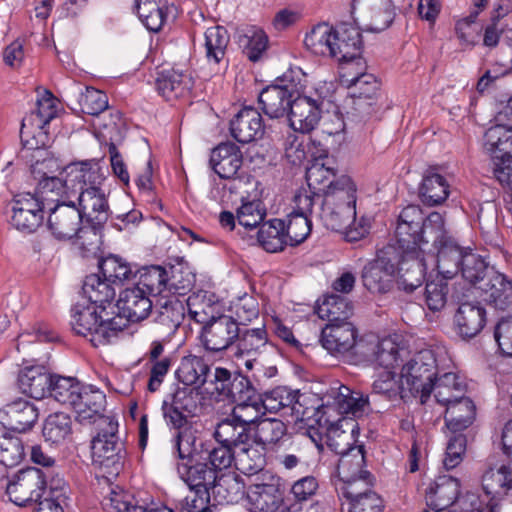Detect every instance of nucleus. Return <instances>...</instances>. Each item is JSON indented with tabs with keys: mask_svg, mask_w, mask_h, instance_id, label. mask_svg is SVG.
Wrapping results in <instances>:
<instances>
[{
	"mask_svg": "<svg viewBox=\"0 0 512 512\" xmlns=\"http://www.w3.org/2000/svg\"><path fill=\"white\" fill-rule=\"evenodd\" d=\"M444 218L439 212H432L427 217L417 205L405 207L399 217L395 230L396 249L403 255L404 264L411 261L407 275L399 281L400 287L414 291L421 286L427 269V258L422 248L436 235H442Z\"/></svg>",
	"mask_w": 512,
	"mask_h": 512,
	"instance_id": "nucleus-1",
	"label": "nucleus"
},
{
	"mask_svg": "<svg viewBox=\"0 0 512 512\" xmlns=\"http://www.w3.org/2000/svg\"><path fill=\"white\" fill-rule=\"evenodd\" d=\"M104 176L101 168L95 162L73 163L65 168V178H45L41 185L43 189L54 192L55 189H65L70 192L72 199L77 202V208L94 225H101L109 218V204L101 185Z\"/></svg>",
	"mask_w": 512,
	"mask_h": 512,
	"instance_id": "nucleus-2",
	"label": "nucleus"
},
{
	"mask_svg": "<svg viewBox=\"0 0 512 512\" xmlns=\"http://www.w3.org/2000/svg\"><path fill=\"white\" fill-rule=\"evenodd\" d=\"M317 209L316 217L326 228L342 232L349 242L364 238L371 223L366 217L356 218V187L348 176L337 179V183L325 190Z\"/></svg>",
	"mask_w": 512,
	"mask_h": 512,
	"instance_id": "nucleus-3",
	"label": "nucleus"
},
{
	"mask_svg": "<svg viewBox=\"0 0 512 512\" xmlns=\"http://www.w3.org/2000/svg\"><path fill=\"white\" fill-rule=\"evenodd\" d=\"M53 193L59 197L50 199L55 204L48 208L47 225L54 238L60 241H69L74 238L84 240L92 236L93 240L88 245L97 246L99 242L98 234L94 229L82 226V214H80L70 192L65 189H55ZM81 245L85 247L86 242L81 241Z\"/></svg>",
	"mask_w": 512,
	"mask_h": 512,
	"instance_id": "nucleus-4",
	"label": "nucleus"
},
{
	"mask_svg": "<svg viewBox=\"0 0 512 512\" xmlns=\"http://www.w3.org/2000/svg\"><path fill=\"white\" fill-rule=\"evenodd\" d=\"M410 264L411 261L404 264L403 255L396 249V246H386L378 252L376 259L364 266L362 271L363 285L371 293H387L393 286L396 272H399L398 289L411 293L412 291L399 285L401 278L407 275L406 270Z\"/></svg>",
	"mask_w": 512,
	"mask_h": 512,
	"instance_id": "nucleus-5",
	"label": "nucleus"
},
{
	"mask_svg": "<svg viewBox=\"0 0 512 512\" xmlns=\"http://www.w3.org/2000/svg\"><path fill=\"white\" fill-rule=\"evenodd\" d=\"M194 305L189 297V314L195 322L202 324L200 339L204 349L210 353H220L233 347L239 336V323L235 318L221 314L206 319L200 311L193 308Z\"/></svg>",
	"mask_w": 512,
	"mask_h": 512,
	"instance_id": "nucleus-6",
	"label": "nucleus"
},
{
	"mask_svg": "<svg viewBox=\"0 0 512 512\" xmlns=\"http://www.w3.org/2000/svg\"><path fill=\"white\" fill-rule=\"evenodd\" d=\"M402 382L411 396H420L421 402L432 392L431 382L438 375V366L435 354L430 349H423L415 353L401 370Z\"/></svg>",
	"mask_w": 512,
	"mask_h": 512,
	"instance_id": "nucleus-7",
	"label": "nucleus"
},
{
	"mask_svg": "<svg viewBox=\"0 0 512 512\" xmlns=\"http://www.w3.org/2000/svg\"><path fill=\"white\" fill-rule=\"evenodd\" d=\"M319 201L320 196L310 190H299L295 194L293 210L284 220V230L290 246L303 243L310 235L311 217L316 216L317 210H314V206Z\"/></svg>",
	"mask_w": 512,
	"mask_h": 512,
	"instance_id": "nucleus-8",
	"label": "nucleus"
},
{
	"mask_svg": "<svg viewBox=\"0 0 512 512\" xmlns=\"http://www.w3.org/2000/svg\"><path fill=\"white\" fill-rule=\"evenodd\" d=\"M42 193L21 192L9 202L10 225L23 234L34 233L42 224L45 217V200Z\"/></svg>",
	"mask_w": 512,
	"mask_h": 512,
	"instance_id": "nucleus-9",
	"label": "nucleus"
},
{
	"mask_svg": "<svg viewBox=\"0 0 512 512\" xmlns=\"http://www.w3.org/2000/svg\"><path fill=\"white\" fill-rule=\"evenodd\" d=\"M58 113L57 100L53 94L44 91L37 100L36 110L22 120L20 135L30 148H39L46 145L47 131L45 127Z\"/></svg>",
	"mask_w": 512,
	"mask_h": 512,
	"instance_id": "nucleus-10",
	"label": "nucleus"
},
{
	"mask_svg": "<svg viewBox=\"0 0 512 512\" xmlns=\"http://www.w3.org/2000/svg\"><path fill=\"white\" fill-rule=\"evenodd\" d=\"M103 424L101 431L91 442L92 456L101 466L118 473L126 457L124 444L117 436L118 423L112 419H104Z\"/></svg>",
	"mask_w": 512,
	"mask_h": 512,
	"instance_id": "nucleus-11",
	"label": "nucleus"
},
{
	"mask_svg": "<svg viewBox=\"0 0 512 512\" xmlns=\"http://www.w3.org/2000/svg\"><path fill=\"white\" fill-rule=\"evenodd\" d=\"M351 13L359 28L375 33L386 30L395 18L392 0H353Z\"/></svg>",
	"mask_w": 512,
	"mask_h": 512,
	"instance_id": "nucleus-12",
	"label": "nucleus"
},
{
	"mask_svg": "<svg viewBox=\"0 0 512 512\" xmlns=\"http://www.w3.org/2000/svg\"><path fill=\"white\" fill-rule=\"evenodd\" d=\"M50 471L28 467L19 471L13 477L11 502L17 506H27L39 503L48 487L47 478Z\"/></svg>",
	"mask_w": 512,
	"mask_h": 512,
	"instance_id": "nucleus-13",
	"label": "nucleus"
},
{
	"mask_svg": "<svg viewBox=\"0 0 512 512\" xmlns=\"http://www.w3.org/2000/svg\"><path fill=\"white\" fill-rule=\"evenodd\" d=\"M360 341L364 340L358 339V331L350 321L326 324L320 336L323 348L336 357L349 355L358 359Z\"/></svg>",
	"mask_w": 512,
	"mask_h": 512,
	"instance_id": "nucleus-14",
	"label": "nucleus"
},
{
	"mask_svg": "<svg viewBox=\"0 0 512 512\" xmlns=\"http://www.w3.org/2000/svg\"><path fill=\"white\" fill-rule=\"evenodd\" d=\"M358 361L367 362L374 369L394 371L403 360L406 349L400 347L393 339L384 338L377 341H360Z\"/></svg>",
	"mask_w": 512,
	"mask_h": 512,
	"instance_id": "nucleus-15",
	"label": "nucleus"
},
{
	"mask_svg": "<svg viewBox=\"0 0 512 512\" xmlns=\"http://www.w3.org/2000/svg\"><path fill=\"white\" fill-rule=\"evenodd\" d=\"M442 235H436L430 242L437 249L436 267L438 274L445 279H451L460 271L464 254L467 249L461 248L452 237L442 229Z\"/></svg>",
	"mask_w": 512,
	"mask_h": 512,
	"instance_id": "nucleus-16",
	"label": "nucleus"
},
{
	"mask_svg": "<svg viewBox=\"0 0 512 512\" xmlns=\"http://www.w3.org/2000/svg\"><path fill=\"white\" fill-rule=\"evenodd\" d=\"M301 397L303 395L298 390L294 391L285 386L276 387L259 395L265 413L282 412L283 415L293 416L297 420L306 416Z\"/></svg>",
	"mask_w": 512,
	"mask_h": 512,
	"instance_id": "nucleus-17",
	"label": "nucleus"
},
{
	"mask_svg": "<svg viewBox=\"0 0 512 512\" xmlns=\"http://www.w3.org/2000/svg\"><path fill=\"white\" fill-rule=\"evenodd\" d=\"M332 57L339 62H347L356 66L363 64L359 54L362 48V37L359 28L342 23L334 28Z\"/></svg>",
	"mask_w": 512,
	"mask_h": 512,
	"instance_id": "nucleus-18",
	"label": "nucleus"
},
{
	"mask_svg": "<svg viewBox=\"0 0 512 512\" xmlns=\"http://www.w3.org/2000/svg\"><path fill=\"white\" fill-rule=\"evenodd\" d=\"M298 91L292 84H272L259 94V104L270 118L288 116Z\"/></svg>",
	"mask_w": 512,
	"mask_h": 512,
	"instance_id": "nucleus-19",
	"label": "nucleus"
},
{
	"mask_svg": "<svg viewBox=\"0 0 512 512\" xmlns=\"http://www.w3.org/2000/svg\"><path fill=\"white\" fill-rule=\"evenodd\" d=\"M268 344V334L265 326L257 328H240L239 336L233 345L234 356L246 358L245 367L251 370L257 361V357L264 352Z\"/></svg>",
	"mask_w": 512,
	"mask_h": 512,
	"instance_id": "nucleus-20",
	"label": "nucleus"
},
{
	"mask_svg": "<svg viewBox=\"0 0 512 512\" xmlns=\"http://www.w3.org/2000/svg\"><path fill=\"white\" fill-rule=\"evenodd\" d=\"M155 308L154 322L159 332L168 340L178 330L185 317V306L176 296L166 295L158 298Z\"/></svg>",
	"mask_w": 512,
	"mask_h": 512,
	"instance_id": "nucleus-21",
	"label": "nucleus"
},
{
	"mask_svg": "<svg viewBox=\"0 0 512 512\" xmlns=\"http://www.w3.org/2000/svg\"><path fill=\"white\" fill-rule=\"evenodd\" d=\"M195 80L188 69H169L160 72L156 78L158 93L168 101L185 98L190 95Z\"/></svg>",
	"mask_w": 512,
	"mask_h": 512,
	"instance_id": "nucleus-22",
	"label": "nucleus"
},
{
	"mask_svg": "<svg viewBox=\"0 0 512 512\" xmlns=\"http://www.w3.org/2000/svg\"><path fill=\"white\" fill-rule=\"evenodd\" d=\"M232 137L239 143H250L261 139L265 125L260 112L251 106L242 108L230 121Z\"/></svg>",
	"mask_w": 512,
	"mask_h": 512,
	"instance_id": "nucleus-23",
	"label": "nucleus"
},
{
	"mask_svg": "<svg viewBox=\"0 0 512 512\" xmlns=\"http://www.w3.org/2000/svg\"><path fill=\"white\" fill-rule=\"evenodd\" d=\"M97 310L98 308L94 305L78 302L71 309L70 321L72 331L76 335L88 339L94 347L101 346V343L95 340V337L102 331V317Z\"/></svg>",
	"mask_w": 512,
	"mask_h": 512,
	"instance_id": "nucleus-24",
	"label": "nucleus"
},
{
	"mask_svg": "<svg viewBox=\"0 0 512 512\" xmlns=\"http://www.w3.org/2000/svg\"><path fill=\"white\" fill-rule=\"evenodd\" d=\"M354 72V64H348L345 72V82L350 90V95L354 99V105L358 109L364 108L366 103L369 107L374 104L378 95L380 83L377 78L370 73Z\"/></svg>",
	"mask_w": 512,
	"mask_h": 512,
	"instance_id": "nucleus-25",
	"label": "nucleus"
},
{
	"mask_svg": "<svg viewBox=\"0 0 512 512\" xmlns=\"http://www.w3.org/2000/svg\"><path fill=\"white\" fill-rule=\"evenodd\" d=\"M153 305L151 296L135 284L121 291L117 301L119 313L130 322L145 320L152 313Z\"/></svg>",
	"mask_w": 512,
	"mask_h": 512,
	"instance_id": "nucleus-26",
	"label": "nucleus"
},
{
	"mask_svg": "<svg viewBox=\"0 0 512 512\" xmlns=\"http://www.w3.org/2000/svg\"><path fill=\"white\" fill-rule=\"evenodd\" d=\"M321 112L322 109L313 102L312 96L300 95L298 92L288 113L290 127L294 131L309 133L318 125Z\"/></svg>",
	"mask_w": 512,
	"mask_h": 512,
	"instance_id": "nucleus-27",
	"label": "nucleus"
},
{
	"mask_svg": "<svg viewBox=\"0 0 512 512\" xmlns=\"http://www.w3.org/2000/svg\"><path fill=\"white\" fill-rule=\"evenodd\" d=\"M327 406L333 407L342 415L360 417L369 406V397L353 392L349 387L340 385L332 387L327 395Z\"/></svg>",
	"mask_w": 512,
	"mask_h": 512,
	"instance_id": "nucleus-28",
	"label": "nucleus"
},
{
	"mask_svg": "<svg viewBox=\"0 0 512 512\" xmlns=\"http://www.w3.org/2000/svg\"><path fill=\"white\" fill-rule=\"evenodd\" d=\"M38 417V408L34 403L17 399L5 406L1 422L8 430L21 433L33 427Z\"/></svg>",
	"mask_w": 512,
	"mask_h": 512,
	"instance_id": "nucleus-29",
	"label": "nucleus"
},
{
	"mask_svg": "<svg viewBox=\"0 0 512 512\" xmlns=\"http://www.w3.org/2000/svg\"><path fill=\"white\" fill-rule=\"evenodd\" d=\"M106 403L105 394L99 389H94L91 386L84 387L80 393L79 399L76 400L72 409L76 413L78 422L85 424L100 420V426H104L103 420L109 419L104 417L102 412Z\"/></svg>",
	"mask_w": 512,
	"mask_h": 512,
	"instance_id": "nucleus-30",
	"label": "nucleus"
},
{
	"mask_svg": "<svg viewBox=\"0 0 512 512\" xmlns=\"http://www.w3.org/2000/svg\"><path fill=\"white\" fill-rule=\"evenodd\" d=\"M243 156L240 148L232 143H220L210 155V165L222 179H231L242 166Z\"/></svg>",
	"mask_w": 512,
	"mask_h": 512,
	"instance_id": "nucleus-31",
	"label": "nucleus"
},
{
	"mask_svg": "<svg viewBox=\"0 0 512 512\" xmlns=\"http://www.w3.org/2000/svg\"><path fill=\"white\" fill-rule=\"evenodd\" d=\"M460 493L458 479L450 475H440L429 486L426 492V503L435 511L451 508Z\"/></svg>",
	"mask_w": 512,
	"mask_h": 512,
	"instance_id": "nucleus-32",
	"label": "nucleus"
},
{
	"mask_svg": "<svg viewBox=\"0 0 512 512\" xmlns=\"http://www.w3.org/2000/svg\"><path fill=\"white\" fill-rule=\"evenodd\" d=\"M357 423L353 419L341 418L332 422L327 427L326 444L335 454L351 451L352 448H358L357 442Z\"/></svg>",
	"mask_w": 512,
	"mask_h": 512,
	"instance_id": "nucleus-33",
	"label": "nucleus"
},
{
	"mask_svg": "<svg viewBox=\"0 0 512 512\" xmlns=\"http://www.w3.org/2000/svg\"><path fill=\"white\" fill-rule=\"evenodd\" d=\"M135 9L141 22L153 32H158L169 19H175L177 15L176 6L155 0H136Z\"/></svg>",
	"mask_w": 512,
	"mask_h": 512,
	"instance_id": "nucleus-34",
	"label": "nucleus"
},
{
	"mask_svg": "<svg viewBox=\"0 0 512 512\" xmlns=\"http://www.w3.org/2000/svg\"><path fill=\"white\" fill-rule=\"evenodd\" d=\"M230 42L228 30L220 25L212 26L204 32V56L210 66L227 68V48Z\"/></svg>",
	"mask_w": 512,
	"mask_h": 512,
	"instance_id": "nucleus-35",
	"label": "nucleus"
},
{
	"mask_svg": "<svg viewBox=\"0 0 512 512\" xmlns=\"http://www.w3.org/2000/svg\"><path fill=\"white\" fill-rule=\"evenodd\" d=\"M480 291L484 300L497 309L504 310L512 305V279L498 271L489 272Z\"/></svg>",
	"mask_w": 512,
	"mask_h": 512,
	"instance_id": "nucleus-36",
	"label": "nucleus"
},
{
	"mask_svg": "<svg viewBox=\"0 0 512 512\" xmlns=\"http://www.w3.org/2000/svg\"><path fill=\"white\" fill-rule=\"evenodd\" d=\"M52 376L44 366L25 367L18 374V388L31 398L43 399L51 388Z\"/></svg>",
	"mask_w": 512,
	"mask_h": 512,
	"instance_id": "nucleus-37",
	"label": "nucleus"
},
{
	"mask_svg": "<svg viewBox=\"0 0 512 512\" xmlns=\"http://www.w3.org/2000/svg\"><path fill=\"white\" fill-rule=\"evenodd\" d=\"M482 489L490 503L505 496L512 489V461L487 469L482 475Z\"/></svg>",
	"mask_w": 512,
	"mask_h": 512,
	"instance_id": "nucleus-38",
	"label": "nucleus"
},
{
	"mask_svg": "<svg viewBox=\"0 0 512 512\" xmlns=\"http://www.w3.org/2000/svg\"><path fill=\"white\" fill-rule=\"evenodd\" d=\"M454 321L463 338H473L485 326L486 310L479 303L463 302L458 307Z\"/></svg>",
	"mask_w": 512,
	"mask_h": 512,
	"instance_id": "nucleus-39",
	"label": "nucleus"
},
{
	"mask_svg": "<svg viewBox=\"0 0 512 512\" xmlns=\"http://www.w3.org/2000/svg\"><path fill=\"white\" fill-rule=\"evenodd\" d=\"M445 408V424L454 433L465 430L474 421L476 408L472 400L465 397V394L446 404Z\"/></svg>",
	"mask_w": 512,
	"mask_h": 512,
	"instance_id": "nucleus-40",
	"label": "nucleus"
},
{
	"mask_svg": "<svg viewBox=\"0 0 512 512\" xmlns=\"http://www.w3.org/2000/svg\"><path fill=\"white\" fill-rule=\"evenodd\" d=\"M177 471L190 490L205 489L211 492L218 479V474L207 463L190 465L182 462L178 464Z\"/></svg>",
	"mask_w": 512,
	"mask_h": 512,
	"instance_id": "nucleus-41",
	"label": "nucleus"
},
{
	"mask_svg": "<svg viewBox=\"0 0 512 512\" xmlns=\"http://www.w3.org/2000/svg\"><path fill=\"white\" fill-rule=\"evenodd\" d=\"M237 42L243 53L252 61H258L268 48V36L255 25H244L237 30Z\"/></svg>",
	"mask_w": 512,
	"mask_h": 512,
	"instance_id": "nucleus-42",
	"label": "nucleus"
},
{
	"mask_svg": "<svg viewBox=\"0 0 512 512\" xmlns=\"http://www.w3.org/2000/svg\"><path fill=\"white\" fill-rule=\"evenodd\" d=\"M210 366L199 356L188 355L181 359L175 374L186 386L202 387L208 378Z\"/></svg>",
	"mask_w": 512,
	"mask_h": 512,
	"instance_id": "nucleus-43",
	"label": "nucleus"
},
{
	"mask_svg": "<svg viewBox=\"0 0 512 512\" xmlns=\"http://www.w3.org/2000/svg\"><path fill=\"white\" fill-rule=\"evenodd\" d=\"M84 295L87 297L89 304L96 308L105 309L106 304H110L115 296V286L105 280L101 274H91L86 276L82 287Z\"/></svg>",
	"mask_w": 512,
	"mask_h": 512,
	"instance_id": "nucleus-44",
	"label": "nucleus"
},
{
	"mask_svg": "<svg viewBox=\"0 0 512 512\" xmlns=\"http://www.w3.org/2000/svg\"><path fill=\"white\" fill-rule=\"evenodd\" d=\"M483 146L492 159L497 156H512V128L504 122L496 121L486 130Z\"/></svg>",
	"mask_w": 512,
	"mask_h": 512,
	"instance_id": "nucleus-45",
	"label": "nucleus"
},
{
	"mask_svg": "<svg viewBox=\"0 0 512 512\" xmlns=\"http://www.w3.org/2000/svg\"><path fill=\"white\" fill-rule=\"evenodd\" d=\"M431 386L436 401L443 406L455 399H459L466 392V385L453 372H445L442 375L434 376Z\"/></svg>",
	"mask_w": 512,
	"mask_h": 512,
	"instance_id": "nucleus-46",
	"label": "nucleus"
},
{
	"mask_svg": "<svg viewBox=\"0 0 512 512\" xmlns=\"http://www.w3.org/2000/svg\"><path fill=\"white\" fill-rule=\"evenodd\" d=\"M139 278L135 283L151 297L162 298L167 294L168 272L161 266L143 267L138 271Z\"/></svg>",
	"mask_w": 512,
	"mask_h": 512,
	"instance_id": "nucleus-47",
	"label": "nucleus"
},
{
	"mask_svg": "<svg viewBox=\"0 0 512 512\" xmlns=\"http://www.w3.org/2000/svg\"><path fill=\"white\" fill-rule=\"evenodd\" d=\"M316 313L321 319H326L327 324L344 322L353 314V305L347 298L331 294L318 304Z\"/></svg>",
	"mask_w": 512,
	"mask_h": 512,
	"instance_id": "nucleus-48",
	"label": "nucleus"
},
{
	"mask_svg": "<svg viewBox=\"0 0 512 512\" xmlns=\"http://www.w3.org/2000/svg\"><path fill=\"white\" fill-rule=\"evenodd\" d=\"M450 185L446 178L438 173H428L419 187L421 201L429 206L443 203L450 194Z\"/></svg>",
	"mask_w": 512,
	"mask_h": 512,
	"instance_id": "nucleus-49",
	"label": "nucleus"
},
{
	"mask_svg": "<svg viewBox=\"0 0 512 512\" xmlns=\"http://www.w3.org/2000/svg\"><path fill=\"white\" fill-rule=\"evenodd\" d=\"M214 437L218 444L237 448L248 443L250 440V432L245 426L238 423L229 415L217 424Z\"/></svg>",
	"mask_w": 512,
	"mask_h": 512,
	"instance_id": "nucleus-50",
	"label": "nucleus"
},
{
	"mask_svg": "<svg viewBox=\"0 0 512 512\" xmlns=\"http://www.w3.org/2000/svg\"><path fill=\"white\" fill-rule=\"evenodd\" d=\"M257 239L267 252L282 251L286 245H289L284 230V220L272 219L263 223L258 231Z\"/></svg>",
	"mask_w": 512,
	"mask_h": 512,
	"instance_id": "nucleus-51",
	"label": "nucleus"
},
{
	"mask_svg": "<svg viewBox=\"0 0 512 512\" xmlns=\"http://www.w3.org/2000/svg\"><path fill=\"white\" fill-rule=\"evenodd\" d=\"M100 274L115 285L123 284L136 276L130 263L116 255H109L99 261Z\"/></svg>",
	"mask_w": 512,
	"mask_h": 512,
	"instance_id": "nucleus-52",
	"label": "nucleus"
},
{
	"mask_svg": "<svg viewBox=\"0 0 512 512\" xmlns=\"http://www.w3.org/2000/svg\"><path fill=\"white\" fill-rule=\"evenodd\" d=\"M84 386L74 377L52 376L49 395L62 405L72 408Z\"/></svg>",
	"mask_w": 512,
	"mask_h": 512,
	"instance_id": "nucleus-53",
	"label": "nucleus"
},
{
	"mask_svg": "<svg viewBox=\"0 0 512 512\" xmlns=\"http://www.w3.org/2000/svg\"><path fill=\"white\" fill-rule=\"evenodd\" d=\"M334 41V28L326 23L314 26L304 38V45L315 55L331 56Z\"/></svg>",
	"mask_w": 512,
	"mask_h": 512,
	"instance_id": "nucleus-54",
	"label": "nucleus"
},
{
	"mask_svg": "<svg viewBox=\"0 0 512 512\" xmlns=\"http://www.w3.org/2000/svg\"><path fill=\"white\" fill-rule=\"evenodd\" d=\"M211 493L219 504L234 503L244 496L245 485L236 474L221 475Z\"/></svg>",
	"mask_w": 512,
	"mask_h": 512,
	"instance_id": "nucleus-55",
	"label": "nucleus"
},
{
	"mask_svg": "<svg viewBox=\"0 0 512 512\" xmlns=\"http://www.w3.org/2000/svg\"><path fill=\"white\" fill-rule=\"evenodd\" d=\"M102 506L106 512H148L147 508L137 504L133 495L119 486L109 487Z\"/></svg>",
	"mask_w": 512,
	"mask_h": 512,
	"instance_id": "nucleus-56",
	"label": "nucleus"
},
{
	"mask_svg": "<svg viewBox=\"0 0 512 512\" xmlns=\"http://www.w3.org/2000/svg\"><path fill=\"white\" fill-rule=\"evenodd\" d=\"M460 271L465 280L480 290L481 283L488 279L489 272L496 270L489 267L479 255L467 249Z\"/></svg>",
	"mask_w": 512,
	"mask_h": 512,
	"instance_id": "nucleus-57",
	"label": "nucleus"
},
{
	"mask_svg": "<svg viewBox=\"0 0 512 512\" xmlns=\"http://www.w3.org/2000/svg\"><path fill=\"white\" fill-rule=\"evenodd\" d=\"M306 180L308 188L301 190H310L319 196H323L325 190H330V187L337 183L334 169L318 162L307 169Z\"/></svg>",
	"mask_w": 512,
	"mask_h": 512,
	"instance_id": "nucleus-58",
	"label": "nucleus"
},
{
	"mask_svg": "<svg viewBox=\"0 0 512 512\" xmlns=\"http://www.w3.org/2000/svg\"><path fill=\"white\" fill-rule=\"evenodd\" d=\"M71 418L65 413H54L47 417L43 426V437L47 442L60 444L64 442L72 432Z\"/></svg>",
	"mask_w": 512,
	"mask_h": 512,
	"instance_id": "nucleus-59",
	"label": "nucleus"
},
{
	"mask_svg": "<svg viewBox=\"0 0 512 512\" xmlns=\"http://www.w3.org/2000/svg\"><path fill=\"white\" fill-rule=\"evenodd\" d=\"M284 422L275 418H265L258 421L255 427V441L263 448L277 444L286 434Z\"/></svg>",
	"mask_w": 512,
	"mask_h": 512,
	"instance_id": "nucleus-60",
	"label": "nucleus"
},
{
	"mask_svg": "<svg viewBox=\"0 0 512 512\" xmlns=\"http://www.w3.org/2000/svg\"><path fill=\"white\" fill-rule=\"evenodd\" d=\"M395 371H385L379 373L372 384V393L382 395L389 400L396 399L398 396L405 399L409 396L407 387L400 378V384L395 379Z\"/></svg>",
	"mask_w": 512,
	"mask_h": 512,
	"instance_id": "nucleus-61",
	"label": "nucleus"
},
{
	"mask_svg": "<svg viewBox=\"0 0 512 512\" xmlns=\"http://www.w3.org/2000/svg\"><path fill=\"white\" fill-rule=\"evenodd\" d=\"M337 463V475L340 481H347L352 477L362 475V467L365 461L363 446L352 448L351 451L339 453Z\"/></svg>",
	"mask_w": 512,
	"mask_h": 512,
	"instance_id": "nucleus-62",
	"label": "nucleus"
},
{
	"mask_svg": "<svg viewBox=\"0 0 512 512\" xmlns=\"http://www.w3.org/2000/svg\"><path fill=\"white\" fill-rule=\"evenodd\" d=\"M25 456L23 441L10 434L0 435V465L4 467L17 466Z\"/></svg>",
	"mask_w": 512,
	"mask_h": 512,
	"instance_id": "nucleus-63",
	"label": "nucleus"
},
{
	"mask_svg": "<svg viewBox=\"0 0 512 512\" xmlns=\"http://www.w3.org/2000/svg\"><path fill=\"white\" fill-rule=\"evenodd\" d=\"M265 411L261 406L259 396L252 398L250 401L237 403L231 412V416L241 425L245 426L250 432V426L258 423L260 418L265 415Z\"/></svg>",
	"mask_w": 512,
	"mask_h": 512,
	"instance_id": "nucleus-64",
	"label": "nucleus"
}]
</instances>
